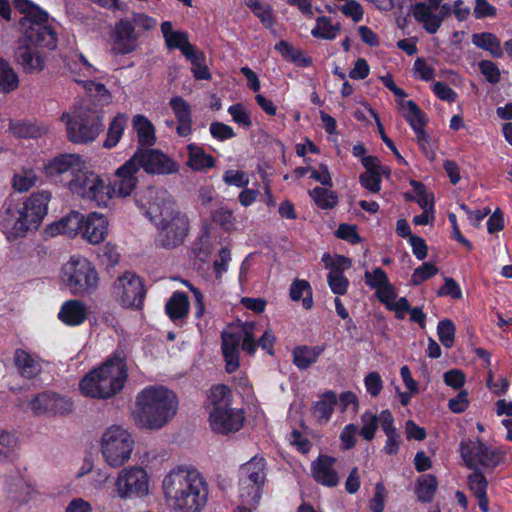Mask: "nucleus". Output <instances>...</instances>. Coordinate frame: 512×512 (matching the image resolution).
<instances>
[{
    "label": "nucleus",
    "instance_id": "79ce46f5",
    "mask_svg": "<svg viewBox=\"0 0 512 512\" xmlns=\"http://www.w3.org/2000/svg\"><path fill=\"white\" fill-rule=\"evenodd\" d=\"M468 481L471 492L478 499L479 508L483 512H489V501L486 494L488 483L485 476L474 472L469 476Z\"/></svg>",
    "mask_w": 512,
    "mask_h": 512
},
{
    "label": "nucleus",
    "instance_id": "7c9ffc66",
    "mask_svg": "<svg viewBox=\"0 0 512 512\" xmlns=\"http://www.w3.org/2000/svg\"><path fill=\"white\" fill-rule=\"evenodd\" d=\"M69 68L71 74L73 75V79L77 82V78L82 79H102L103 73L94 67L92 64L88 62L86 57L83 54H75L71 62L69 63Z\"/></svg>",
    "mask_w": 512,
    "mask_h": 512
},
{
    "label": "nucleus",
    "instance_id": "a878e982",
    "mask_svg": "<svg viewBox=\"0 0 512 512\" xmlns=\"http://www.w3.org/2000/svg\"><path fill=\"white\" fill-rule=\"evenodd\" d=\"M170 107L177 119L176 132L180 137H187L192 132V116L189 103L182 97L171 98Z\"/></svg>",
    "mask_w": 512,
    "mask_h": 512
},
{
    "label": "nucleus",
    "instance_id": "e2e57ef3",
    "mask_svg": "<svg viewBox=\"0 0 512 512\" xmlns=\"http://www.w3.org/2000/svg\"><path fill=\"white\" fill-rule=\"evenodd\" d=\"M133 25L135 26V30L140 34L141 32H147L154 29L157 25V20L144 14V13H132L131 18H129Z\"/></svg>",
    "mask_w": 512,
    "mask_h": 512
},
{
    "label": "nucleus",
    "instance_id": "f704fd0d",
    "mask_svg": "<svg viewBox=\"0 0 512 512\" xmlns=\"http://www.w3.org/2000/svg\"><path fill=\"white\" fill-rule=\"evenodd\" d=\"M39 176L33 167L22 166L17 169L11 179L12 189L18 193H25L36 186Z\"/></svg>",
    "mask_w": 512,
    "mask_h": 512
},
{
    "label": "nucleus",
    "instance_id": "aec40b11",
    "mask_svg": "<svg viewBox=\"0 0 512 512\" xmlns=\"http://www.w3.org/2000/svg\"><path fill=\"white\" fill-rule=\"evenodd\" d=\"M109 234V221L107 217L96 211L83 214L80 237L91 245H98L105 241Z\"/></svg>",
    "mask_w": 512,
    "mask_h": 512
},
{
    "label": "nucleus",
    "instance_id": "69168bd1",
    "mask_svg": "<svg viewBox=\"0 0 512 512\" xmlns=\"http://www.w3.org/2000/svg\"><path fill=\"white\" fill-rule=\"evenodd\" d=\"M230 260V251L227 248H222L218 252L213 264V270L217 279H221L223 274L227 272Z\"/></svg>",
    "mask_w": 512,
    "mask_h": 512
},
{
    "label": "nucleus",
    "instance_id": "37998d69",
    "mask_svg": "<svg viewBox=\"0 0 512 512\" xmlns=\"http://www.w3.org/2000/svg\"><path fill=\"white\" fill-rule=\"evenodd\" d=\"M399 108L404 118L409 122L414 132L424 128L426 118L414 101H400Z\"/></svg>",
    "mask_w": 512,
    "mask_h": 512
},
{
    "label": "nucleus",
    "instance_id": "2f4dec72",
    "mask_svg": "<svg viewBox=\"0 0 512 512\" xmlns=\"http://www.w3.org/2000/svg\"><path fill=\"white\" fill-rule=\"evenodd\" d=\"M69 68L71 74L73 75V79L77 82V78L82 79H102L103 73L94 67L92 64L88 62L86 57L83 54H75L71 62L69 63Z\"/></svg>",
    "mask_w": 512,
    "mask_h": 512
},
{
    "label": "nucleus",
    "instance_id": "39448f33",
    "mask_svg": "<svg viewBox=\"0 0 512 512\" xmlns=\"http://www.w3.org/2000/svg\"><path fill=\"white\" fill-rule=\"evenodd\" d=\"M52 193L38 190L22 202L9 203L0 211V231L8 242H15L36 231L48 214Z\"/></svg>",
    "mask_w": 512,
    "mask_h": 512
},
{
    "label": "nucleus",
    "instance_id": "bb28decb",
    "mask_svg": "<svg viewBox=\"0 0 512 512\" xmlns=\"http://www.w3.org/2000/svg\"><path fill=\"white\" fill-rule=\"evenodd\" d=\"M87 317V307L79 300L65 301L58 312L59 320L66 326H79Z\"/></svg>",
    "mask_w": 512,
    "mask_h": 512
},
{
    "label": "nucleus",
    "instance_id": "58836bf2",
    "mask_svg": "<svg viewBox=\"0 0 512 512\" xmlns=\"http://www.w3.org/2000/svg\"><path fill=\"white\" fill-rule=\"evenodd\" d=\"M337 396L334 392H326L313 406V417L319 423H327L337 403Z\"/></svg>",
    "mask_w": 512,
    "mask_h": 512
},
{
    "label": "nucleus",
    "instance_id": "a19ab883",
    "mask_svg": "<svg viewBox=\"0 0 512 512\" xmlns=\"http://www.w3.org/2000/svg\"><path fill=\"white\" fill-rule=\"evenodd\" d=\"M10 132L19 138H36L46 132V128L36 122L26 120H10Z\"/></svg>",
    "mask_w": 512,
    "mask_h": 512
},
{
    "label": "nucleus",
    "instance_id": "bf43d9fd",
    "mask_svg": "<svg viewBox=\"0 0 512 512\" xmlns=\"http://www.w3.org/2000/svg\"><path fill=\"white\" fill-rule=\"evenodd\" d=\"M275 49L285 58L291 59L293 62H302L309 65L310 60L303 56L300 50L293 48L288 42L280 41L276 44Z\"/></svg>",
    "mask_w": 512,
    "mask_h": 512
},
{
    "label": "nucleus",
    "instance_id": "ddd939ff",
    "mask_svg": "<svg viewBox=\"0 0 512 512\" xmlns=\"http://www.w3.org/2000/svg\"><path fill=\"white\" fill-rule=\"evenodd\" d=\"M152 488L150 473L140 465L122 468L113 482L114 495L121 500L145 499L151 495Z\"/></svg>",
    "mask_w": 512,
    "mask_h": 512
},
{
    "label": "nucleus",
    "instance_id": "09e8293b",
    "mask_svg": "<svg viewBox=\"0 0 512 512\" xmlns=\"http://www.w3.org/2000/svg\"><path fill=\"white\" fill-rule=\"evenodd\" d=\"M19 86L18 76L7 61L0 58V93H9Z\"/></svg>",
    "mask_w": 512,
    "mask_h": 512
},
{
    "label": "nucleus",
    "instance_id": "72a5a7b5",
    "mask_svg": "<svg viewBox=\"0 0 512 512\" xmlns=\"http://www.w3.org/2000/svg\"><path fill=\"white\" fill-rule=\"evenodd\" d=\"M187 166L193 171L203 172L215 165L214 158L195 143L187 145Z\"/></svg>",
    "mask_w": 512,
    "mask_h": 512
},
{
    "label": "nucleus",
    "instance_id": "4c0bfd02",
    "mask_svg": "<svg viewBox=\"0 0 512 512\" xmlns=\"http://www.w3.org/2000/svg\"><path fill=\"white\" fill-rule=\"evenodd\" d=\"M341 32V24L333 23L327 16H319L315 20V26L311 30V35L316 39L334 40Z\"/></svg>",
    "mask_w": 512,
    "mask_h": 512
},
{
    "label": "nucleus",
    "instance_id": "473e14b6",
    "mask_svg": "<svg viewBox=\"0 0 512 512\" xmlns=\"http://www.w3.org/2000/svg\"><path fill=\"white\" fill-rule=\"evenodd\" d=\"M132 126L141 146L151 147L156 143V131L153 123L144 115L137 114L132 118Z\"/></svg>",
    "mask_w": 512,
    "mask_h": 512
},
{
    "label": "nucleus",
    "instance_id": "f3484780",
    "mask_svg": "<svg viewBox=\"0 0 512 512\" xmlns=\"http://www.w3.org/2000/svg\"><path fill=\"white\" fill-rule=\"evenodd\" d=\"M139 33L129 18H121L113 26L109 42L116 55L130 54L138 49Z\"/></svg>",
    "mask_w": 512,
    "mask_h": 512
},
{
    "label": "nucleus",
    "instance_id": "412c9836",
    "mask_svg": "<svg viewBox=\"0 0 512 512\" xmlns=\"http://www.w3.org/2000/svg\"><path fill=\"white\" fill-rule=\"evenodd\" d=\"M82 221L83 213L76 210H71L68 214L64 215L60 219L48 224L45 227L44 233L47 237L65 235L74 239L80 236Z\"/></svg>",
    "mask_w": 512,
    "mask_h": 512
},
{
    "label": "nucleus",
    "instance_id": "1a4fd4ad",
    "mask_svg": "<svg viewBox=\"0 0 512 512\" xmlns=\"http://www.w3.org/2000/svg\"><path fill=\"white\" fill-rule=\"evenodd\" d=\"M232 400V392L226 385L218 384L208 391L205 409L213 432L229 435L243 428L245 412L242 408L232 406Z\"/></svg>",
    "mask_w": 512,
    "mask_h": 512
},
{
    "label": "nucleus",
    "instance_id": "393cba45",
    "mask_svg": "<svg viewBox=\"0 0 512 512\" xmlns=\"http://www.w3.org/2000/svg\"><path fill=\"white\" fill-rule=\"evenodd\" d=\"M161 32L168 49H178L184 57L190 56L196 48L189 42L188 34L181 30H174L172 22L161 24Z\"/></svg>",
    "mask_w": 512,
    "mask_h": 512
},
{
    "label": "nucleus",
    "instance_id": "2eb2a0df",
    "mask_svg": "<svg viewBox=\"0 0 512 512\" xmlns=\"http://www.w3.org/2000/svg\"><path fill=\"white\" fill-rule=\"evenodd\" d=\"M137 157L131 156L114 171V180L107 183L109 206L114 198L130 197L138 185L137 173L140 171Z\"/></svg>",
    "mask_w": 512,
    "mask_h": 512
},
{
    "label": "nucleus",
    "instance_id": "4468645a",
    "mask_svg": "<svg viewBox=\"0 0 512 512\" xmlns=\"http://www.w3.org/2000/svg\"><path fill=\"white\" fill-rule=\"evenodd\" d=\"M460 454L471 469L479 467L494 468L504 459V451L484 443L479 438L464 439L460 443Z\"/></svg>",
    "mask_w": 512,
    "mask_h": 512
},
{
    "label": "nucleus",
    "instance_id": "774afa93",
    "mask_svg": "<svg viewBox=\"0 0 512 512\" xmlns=\"http://www.w3.org/2000/svg\"><path fill=\"white\" fill-rule=\"evenodd\" d=\"M364 385L372 397H377L383 389V380L378 372H370L364 378Z\"/></svg>",
    "mask_w": 512,
    "mask_h": 512
},
{
    "label": "nucleus",
    "instance_id": "de8ad7c7",
    "mask_svg": "<svg viewBox=\"0 0 512 512\" xmlns=\"http://www.w3.org/2000/svg\"><path fill=\"white\" fill-rule=\"evenodd\" d=\"M472 43L481 49L490 52L494 57L502 55V48L498 38L488 32L476 33L472 36Z\"/></svg>",
    "mask_w": 512,
    "mask_h": 512
},
{
    "label": "nucleus",
    "instance_id": "9d476101",
    "mask_svg": "<svg viewBox=\"0 0 512 512\" xmlns=\"http://www.w3.org/2000/svg\"><path fill=\"white\" fill-rule=\"evenodd\" d=\"M68 141L77 145L94 142L103 130L104 112L82 103L72 105L60 118Z\"/></svg>",
    "mask_w": 512,
    "mask_h": 512
},
{
    "label": "nucleus",
    "instance_id": "c85d7f7f",
    "mask_svg": "<svg viewBox=\"0 0 512 512\" xmlns=\"http://www.w3.org/2000/svg\"><path fill=\"white\" fill-rule=\"evenodd\" d=\"M14 363L18 372L25 378L37 376L42 369L39 357L21 348L14 353Z\"/></svg>",
    "mask_w": 512,
    "mask_h": 512
},
{
    "label": "nucleus",
    "instance_id": "b1692460",
    "mask_svg": "<svg viewBox=\"0 0 512 512\" xmlns=\"http://www.w3.org/2000/svg\"><path fill=\"white\" fill-rule=\"evenodd\" d=\"M336 459L327 455L319 456L312 463V475L321 485L334 487L339 483V476L334 469Z\"/></svg>",
    "mask_w": 512,
    "mask_h": 512
},
{
    "label": "nucleus",
    "instance_id": "5701e85b",
    "mask_svg": "<svg viewBox=\"0 0 512 512\" xmlns=\"http://www.w3.org/2000/svg\"><path fill=\"white\" fill-rule=\"evenodd\" d=\"M30 408L37 414H65L71 411L72 403L69 399L55 393H43L30 401Z\"/></svg>",
    "mask_w": 512,
    "mask_h": 512
},
{
    "label": "nucleus",
    "instance_id": "3c124183",
    "mask_svg": "<svg viewBox=\"0 0 512 512\" xmlns=\"http://www.w3.org/2000/svg\"><path fill=\"white\" fill-rule=\"evenodd\" d=\"M185 58L192 64L191 71L196 79L209 80L211 78V74L205 63V55L202 52L196 49L190 56Z\"/></svg>",
    "mask_w": 512,
    "mask_h": 512
},
{
    "label": "nucleus",
    "instance_id": "423d86ee",
    "mask_svg": "<svg viewBox=\"0 0 512 512\" xmlns=\"http://www.w3.org/2000/svg\"><path fill=\"white\" fill-rule=\"evenodd\" d=\"M177 410L178 399L172 390L162 385H150L137 394L132 417L138 427L158 430L172 420Z\"/></svg>",
    "mask_w": 512,
    "mask_h": 512
},
{
    "label": "nucleus",
    "instance_id": "0eeeda50",
    "mask_svg": "<svg viewBox=\"0 0 512 512\" xmlns=\"http://www.w3.org/2000/svg\"><path fill=\"white\" fill-rule=\"evenodd\" d=\"M261 331L254 322L239 323L229 326L222 333V351L228 373L235 372L239 367V345L242 350L254 354L259 345L269 355H273L276 338L271 329H266L258 341L256 336Z\"/></svg>",
    "mask_w": 512,
    "mask_h": 512
},
{
    "label": "nucleus",
    "instance_id": "680f3d73",
    "mask_svg": "<svg viewBox=\"0 0 512 512\" xmlns=\"http://www.w3.org/2000/svg\"><path fill=\"white\" fill-rule=\"evenodd\" d=\"M438 273V268L430 263L425 262L418 268H416L411 276V282L413 285H420L424 281L430 279Z\"/></svg>",
    "mask_w": 512,
    "mask_h": 512
},
{
    "label": "nucleus",
    "instance_id": "7ed1b4c3",
    "mask_svg": "<svg viewBox=\"0 0 512 512\" xmlns=\"http://www.w3.org/2000/svg\"><path fill=\"white\" fill-rule=\"evenodd\" d=\"M162 498L170 512H202L209 499V486L196 469L177 465L169 469L160 483Z\"/></svg>",
    "mask_w": 512,
    "mask_h": 512
},
{
    "label": "nucleus",
    "instance_id": "6e6d98bb",
    "mask_svg": "<svg viewBox=\"0 0 512 512\" xmlns=\"http://www.w3.org/2000/svg\"><path fill=\"white\" fill-rule=\"evenodd\" d=\"M455 331V325L449 319H443L438 323L437 334L444 347L451 348L453 346Z\"/></svg>",
    "mask_w": 512,
    "mask_h": 512
},
{
    "label": "nucleus",
    "instance_id": "f8f14e48",
    "mask_svg": "<svg viewBox=\"0 0 512 512\" xmlns=\"http://www.w3.org/2000/svg\"><path fill=\"white\" fill-rule=\"evenodd\" d=\"M99 281L95 265L84 256H72L62 265L60 282L73 295L91 294L97 289Z\"/></svg>",
    "mask_w": 512,
    "mask_h": 512
},
{
    "label": "nucleus",
    "instance_id": "20e7f679",
    "mask_svg": "<svg viewBox=\"0 0 512 512\" xmlns=\"http://www.w3.org/2000/svg\"><path fill=\"white\" fill-rule=\"evenodd\" d=\"M135 203L160 230L164 245L174 246L186 236L189 220L165 191L147 188L136 194Z\"/></svg>",
    "mask_w": 512,
    "mask_h": 512
},
{
    "label": "nucleus",
    "instance_id": "cd10ccee",
    "mask_svg": "<svg viewBox=\"0 0 512 512\" xmlns=\"http://www.w3.org/2000/svg\"><path fill=\"white\" fill-rule=\"evenodd\" d=\"M381 303L389 310L394 311L399 318H404L409 310V303L405 297L397 298L394 287L390 282L376 290Z\"/></svg>",
    "mask_w": 512,
    "mask_h": 512
},
{
    "label": "nucleus",
    "instance_id": "4d7b16f0",
    "mask_svg": "<svg viewBox=\"0 0 512 512\" xmlns=\"http://www.w3.org/2000/svg\"><path fill=\"white\" fill-rule=\"evenodd\" d=\"M228 113L232 117V120L244 127V128H250L252 125L251 120V114L250 111L241 103H237L234 105H231L228 108Z\"/></svg>",
    "mask_w": 512,
    "mask_h": 512
},
{
    "label": "nucleus",
    "instance_id": "864d4df0",
    "mask_svg": "<svg viewBox=\"0 0 512 512\" xmlns=\"http://www.w3.org/2000/svg\"><path fill=\"white\" fill-rule=\"evenodd\" d=\"M17 440L5 431H0V462L11 461L16 456Z\"/></svg>",
    "mask_w": 512,
    "mask_h": 512
},
{
    "label": "nucleus",
    "instance_id": "338daca9",
    "mask_svg": "<svg viewBox=\"0 0 512 512\" xmlns=\"http://www.w3.org/2000/svg\"><path fill=\"white\" fill-rule=\"evenodd\" d=\"M335 235L351 244H357L361 241V237L357 232V227L351 224H340Z\"/></svg>",
    "mask_w": 512,
    "mask_h": 512
},
{
    "label": "nucleus",
    "instance_id": "dca6fc26",
    "mask_svg": "<svg viewBox=\"0 0 512 512\" xmlns=\"http://www.w3.org/2000/svg\"><path fill=\"white\" fill-rule=\"evenodd\" d=\"M113 294L123 307L139 308L144 297L142 281L134 273L126 272L115 282Z\"/></svg>",
    "mask_w": 512,
    "mask_h": 512
},
{
    "label": "nucleus",
    "instance_id": "c03bdc74",
    "mask_svg": "<svg viewBox=\"0 0 512 512\" xmlns=\"http://www.w3.org/2000/svg\"><path fill=\"white\" fill-rule=\"evenodd\" d=\"M238 485L239 497L243 506L248 505L251 508H255L260 501L264 485L241 479H239Z\"/></svg>",
    "mask_w": 512,
    "mask_h": 512
},
{
    "label": "nucleus",
    "instance_id": "5fc2aeb1",
    "mask_svg": "<svg viewBox=\"0 0 512 512\" xmlns=\"http://www.w3.org/2000/svg\"><path fill=\"white\" fill-rule=\"evenodd\" d=\"M437 489L436 478L432 475H424L419 479L417 496L423 502H429Z\"/></svg>",
    "mask_w": 512,
    "mask_h": 512
},
{
    "label": "nucleus",
    "instance_id": "9b49d317",
    "mask_svg": "<svg viewBox=\"0 0 512 512\" xmlns=\"http://www.w3.org/2000/svg\"><path fill=\"white\" fill-rule=\"evenodd\" d=\"M98 444L104 463L116 469L131 460L136 443L128 428L120 424H111L101 432Z\"/></svg>",
    "mask_w": 512,
    "mask_h": 512
},
{
    "label": "nucleus",
    "instance_id": "6e6552de",
    "mask_svg": "<svg viewBox=\"0 0 512 512\" xmlns=\"http://www.w3.org/2000/svg\"><path fill=\"white\" fill-rule=\"evenodd\" d=\"M128 368L125 359L113 355L90 370L79 382L80 393L93 399H110L125 386Z\"/></svg>",
    "mask_w": 512,
    "mask_h": 512
},
{
    "label": "nucleus",
    "instance_id": "13d9d810",
    "mask_svg": "<svg viewBox=\"0 0 512 512\" xmlns=\"http://www.w3.org/2000/svg\"><path fill=\"white\" fill-rule=\"evenodd\" d=\"M361 424L360 435L367 441L372 440L378 428L377 416L371 412H365L361 416Z\"/></svg>",
    "mask_w": 512,
    "mask_h": 512
},
{
    "label": "nucleus",
    "instance_id": "e433bc0d",
    "mask_svg": "<svg viewBox=\"0 0 512 512\" xmlns=\"http://www.w3.org/2000/svg\"><path fill=\"white\" fill-rule=\"evenodd\" d=\"M190 303L188 297L183 293L176 291L172 294L165 305V311L170 320L176 322L185 318L189 312Z\"/></svg>",
    "mask_w": 512,
    "mask_h": 512
},
{
    "label": "nucleus",
    "instance_id": "4be33fe9",
    "mask_svg": "<svg viewBox=\"0 0 512 512\" xmlns=\"http://www.w3.org/2000/svg\"><path fill=\"white\" fill-rule=\"evenodd\" d=\"M362 165L366 169L360 175L361 185L371 193H377L381 190L382 176L389 177L390 169L381 165L376 157H363Z\"/></svg>",
    "mask_w": 512,
    "mask_h": 512
},
{
    "label": "nucleus",
    "instance_id": "0e129e2a",
    "mask_svg": "<svg viewBox=\"0 0 512 512\" xmlns=\"http://www.w3.org/2000/svg\"><path fill=\"white\" fill-rule=\"evenodd\" d=\"M341 13L351 18L354 22H360L364 17V10L361 4L356 0H347L340 7Z\"/></svg>",
    "mask_w": 512,
    "mask_h": 512
},
{
    "label": "nucleus",
    "instance_id": "a18cd8bd",
    "mask_svg": "<svg viewBox=\"0 0 512 512\" xmlns=\"http://www.w3.org/2000/svg\"><path fill=\"white\" fill-rule=\"evenodd\" d=\"M77 83L82 85L89 95L102 105H109L112 103L113 96L104 84L96 82L93 79L82 78H77Z\"/></svg>",
    "mask_w": 512,
    "mask_h": 512
},
{
    "label": "nucleus",
    "instance_id": "f03ea898",
    "mask_svg": "<svg viewBox=\"0 0 512 512\" xmlns=\"http://www.w3.org/2000/svg\"><path fill=\"white\" fill-rule=\"evenodd\" d=\"M14 6L23 14L19 21L20 37L15 52L16 60L24 71L39 72L45 65L41 50L54 49L57 45L54 21L31 0H14Z\"/></svg>",
    "mask_w": 512,
    "mask_h": 512
},
{
    "label": "nucleus",
    "instance_id": "6ab92c4d",
    "mask_svg": "<svg viewBox=\"0 0 512 512\" xmlns=\"http://www.w3.org/2000/svg\"><path fill=\"white\" fill-rule=\"evenodd\" d=\"M322 262L325 268L329 269L328 284L331 291L337 295H343L346 293L349 281L343 275V272L349 269L352 265L350 259L342 255H330L324 254L322 256Z\"/></svg>",
    "mask_w": 512,
    "mask_h": 512
},
{
    "label": "nucleus",
    "instance_id": "603ef678",
    "mask_svg": "<svg viewBox=\"0 0 512 512\" xmlns=\"http://www.w3.org/2000/svg\"><path fill=\"white\" fill-rule=\"evenodd\" d=\"M305 294L307 296L303 298V306L306 309H310L312 307L313 300L309 283L306 280H296L291 284L290 297L293 301L300 300Z\"/></svg>",
    "mask_w": 512,
    "mask_h": 512
},
{
    "label": "nucleus",
    "instance_id": "8fccbe9b",
    "mask_svg": "<svg viewBox=\"0 0 512 512\" xmlns=\"http://www.w3.org/2000/svg\"><path fill=\"white\" fill-rule=\"evenodd\" d=\"M309 195L313 199L314 203L321 209L332 208L338 201L337 195L334 191L323 187H316L312 189L309 191Z\"/></svg>",
    "mask_w": 512,
    "mask_h": 512
},
{
    "label": "nucleus",
    "instance_id": "c9c22d12",
    "mask_svg": "<svg viewBox=\"0 0 512 512\" xmlns=\"http://www.w3.org/2000/svg\"><path fill=\"white\" fill-rule=\"evenodd\" d=\"M128 116L125 113L118 112L110 121L103 147L106 149L114 148L121 140L126 125Z\"/></svg>",
    "mask_w": 512,
    "mask_h": 512
},
{
    "label": "nucleus",
    "instance_id": "c756f323",
    "mask_svg": "<svg viewBox=\"0 0 512 512\" xmlns=\"http://www.w3.org/2000/svg\"><path fill=\"white\" fill-rule=\"evenodd\" d=\"M239 479L264 485L266 463L262 457H253L239 468Z\"/></svg>",
    "mask_w": 512,
    "mask_h": 512
},
{
    "label": "nucleus",
    "instance_id": "a211bd4d",
    "mask_svg": "<svg viewBox=\"0 0 512 512\" xmlns=\"http://www.w3.org/2000/svg\"><path fill=\"white\" fill-rule=\"evenodd\" d=\"M132 156L138 158L139 168L149 174L168 175L179 171L178 163L158 149H138Z\"/></svg>",
    "mask_w": 512,
    "mask_h": 512
},
{
    "label": "nucleus",
    "instance_id": "ea45409f",
    "mask_svg": "<svg viewBox=\"0 0 512 512\" xmlns=\"http://www.w3.org/2000/svg\"><path fill=\"white\" fill-rule=\"evenodd\" d=\"M414 17L422 23L425 30L431 34H434L442 23V17L431 11V8L424 4H416L413 8Z\"/></svg>",
    "mask_w": 512,
    "mask_h": 512
},
{
    "label": "nucleus",
    "instance_id": "49530a36",
    "mask_svg": "<svg viewBox=\"0 0 512 512\" xmlns=\"http://www.w3.org/2000/svg\"><path fill=\"white\" fill-rule=\"evenodd\" d=\"M321 352L318 347H297L293 351V362L299 369H307L317 361Z\"/></svg>",
    "mask_w": 512,
    "mask_h": 512
},
{
    "label": "nucleus",
    "instance_id": "f257e3e1",
    "mask_svg": "<svg viewBox=\"0 0 512 512\" xmlns=\"http://www.w3.org/2000/svg\"><path fill=\"white\" fill-rule=\"evenodd\" d=\"M43 173L61 183L69 193L95 207H109L107 182L103 176L88 168L86 159L78 153H62L43 164Z\"/></svg>",
    "mask_w": 512,
    "mask_h": 512
},
{
    "label": "nucleus",
    "instance_id": "052dcab7",
    "mask_svg": "<svg viewBox=\"0 0 512 512\" xmlns=\"http://www.w3.org/2000/svg\"><path fill=\"white\" fill-rule=\"evenodd\" d=\"M364 279L366 285L375 291L390 282L385 271L379 267L374 268L371 271H366Z\"/></svg>",
    "mask_w": 512,
    "mask_h": 512
}]
</instances>
